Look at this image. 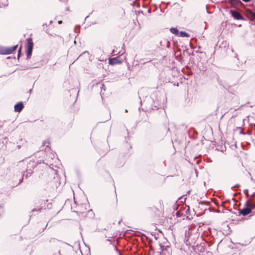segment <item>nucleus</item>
Wrapping results in <instances>:
<instances>
[{
	"instance_id": "f257e3e1",
	"label": "nucleus",
	"mask_w": 255,
	"mask_h": 255,
	"mask_svg": "<svg viewBox=\"0 0 255 255\" xmlns=\"http://www.w3.org/2000/svg\"><path fill=\"white\" fill-rule=\"evenodd\" d=\"M205 244L201 243L200 244H197L194 248V251L198 253L199 255H212L211 251L206 250Z\"/></svg>"
},
{
	"instance_id": "f03ea898",
	"label": "nucleus",
	"mask_w": 255,
	"mask_h": 255,
	"mask_svg": "<svg viewBox=\"0 0 255 255\" xmlns=\"http://www.w3.org/2000/svg\"><path fill=\"white\" fill-rule=\"evenodd\" d=\"M27 167L26 170V173H24L23 176H24L26 178H27L28 177L30 176L33 173V169L36 166V164L34 161H30L27 164Z\"/></svg>"
},
{
	"instance_id": "7ed1b4c3",
	"label": "nucleus",
	"mask_w": 255,
	"mask_h": 255,
	"mask_svg": "<svg viewBox=\"0 0 255 255\" xmlns=\"http://www.w3.org/2000/svg\"><path fill=\"white\" fill-rule=\"evenodd\" d=\"M26 47L27 57L29 58L32 55L33 48V43L31 38H28L26 39Z\"/></svg>"
},
{
	"instance_id": "20e7f679",
	"label": "nucleus",
	"mask_w": 255,
	"mask_h": 255,
	"mask_svg": "<svg viewBox=\"0 0 255 255\" xmlns=\"http://www.w3.org/2000/svg\"><path fill=\"white\" fill-rule=\"evenodd\" d=\"M17 48V45L10 47H0V54L8 55L12 53Z\"/></svg>"
},
{
	"instance_id": "39448f33",
	"label": "nucleus",
	"mask_w": 255,
	"mask_h": 255,
	"mask_svg": "<svg viewBox=\"0 0 255 255\" xmlns=\"http://www.w3.org/2000/svg\"><path fill=\"white\" fill-rule=\"evenodd\" d=\"M245 15L252 21H255V9L247 8L245 9Z\"/></svg>"
},
{
	"instance_id": "423d86ee",
	"label": "nucleus",
	"mask_w": 255,
	"mask_h": 255,
	"mask_svg": "<svg viewBox=\"0 0 255 255\" xmlns=\"http://www.w3.org/2000/svg\"><path fill=\"white\" fill-rule=\"evenodd\" d=\"M230 12L232 16L237 20H244V16L238 11L236 10H230Z\"/></svg>"
},
{
	"instance_id": "0eeeda50",
	"label": "nucleus",
	"mask_w": 255,
	"mask_h": 255,
	"mask_svg": "<svg viewBox=\"0 0 255 255\" xmlns=\"http://www.w3.org/2000/svg\"><path fill=\"white\" fill-rule=\"evenodd\" d=\"M229 3L233 7H239L243 5L240 0H228Z\"/></svg>"
},
{
	"instance_id": "6e6552de",
	"label": "nucleus",
	"mask_w": 255,
	"mask_h": 255,
	"mask_svg": "<svg viewBox=\"0 0 255 255\" xmlns=\"http://www.w3.org/2000/svg\"><path fill=\"white\" fill-rule=\"evenodd\" d=\"M252 212V209H251L249 206H246L245 208H244L242 210H240L239 212V215H242L243 216H246L249 215Z\"/></svg>"
},
{
	"instance_id": "1a4fd4ad",
	"label": "nucleus",
	"mask_w": 255,
	"mask_h": 255,
	"mask_svg": "<svg viewBox=\"0 0 255 255\" xmlns=\"http://www.w3.org/2000/svg\"><path fill=\"white\" fill-rule=\"evenodd\" d=\"M24 108L22 102H19L14 105V111L16 112H21Z\"/></svg>"
},
{
	"instance_id": "9d476101",
	"label": "nucleus",
	"mask_w": 255,
	"mask_h": 255,
	"mask_svg": "<svg viewBox=\"0 0 255 255\" xmlns=\"http://www.w3.org/2000/svg\"><path fill=\"white\" fill-rule=\"evenodd\" d=\"M122 61H121L118 57H115L109 59V63L111 65H115L118 64H121Z\"/></svg>"
},
{
	"instance_id": "9b49d317",
	"label": "nucleus",
	"mask_w": 255,
	"mask_h": 255,
	"mask_svg": "<svg viewBox=\"0 0 255 255\" xmlns=\"http://www.w3.org/2000/svg\"><path fill=\"white\" fill-rule=\"evenodd\" d=\"M169 250H171L169 247H167L165 249V250L162 249L161 255H171Z\"/></svg>"
},
{
	"instance_id": "f8f14e48",
	"label": "nucleus",
	"mask_w": 255,
	"mask_h": 255,
	"mask_svg": "<svg viewBox=\"0 0 255 255\" xmlns=\"http://www.w3.org/2000/svg\"><path fill=\"white\" fill-rule=\"evenodd\" d=\"M245 206L248 207L249 206L251 209H252V210L255 209V203L254 202L250 203L249 201H248L246 202Z\"/></svg>"
},
{
	"instance_id": "ddd939ff",
	"label": "nucleus",
	"mask_w": 255,
	"mask_h": 255,
	"mask_svg": "<svg viewBox=\"0 0 255 255\" xmlns=\"http://www.w3.org/2000/svg\"><path fill=\"white\" fill-rule=\"evenodd\" d=\"M170 31L172 33H173V34H175V35H176L177 36L179 35V31L178 29L177 28H176V27H172V28H171L170 29Z\"/></svg>"
},
{
	"instance_id": "4468645a",
	"label": "nucleus",
	"mask_w": 255,
	"mask_h": 255,
	"mask_svg": "<svg viewBox=\"0 0 255 255\" xmlns=\"http://www.w3.org/2000/svg\"><path fill=\"white\" fill-rule=\"evenodd\" d=\"M179 36L181 37H189L190 36V35L187 32L184 31H181L179 32Z\"/></svg>"
},
{
	"instance_id": "2eb2a0df",
	"label": "nucleus",
	"mask_w": 255,
	"mask_h": 255,
	"mask_svg": "<svg viewBox=\"0 0 255 255\" xmlns=\"http://www.w3.org/2000/svg\"><path fill=\"white\" fill-rule=\"evenodd\" d=\"M205 244V246H206V248L207 247V246H208V248H210V247L212 245V244H211L210 243H209V242H204Z\"/></svg>"
},
{
	"instance_id": "dca6fc26",
	"label": "nucleus",
	"mask_w": 255,
	"mask_h": 255,
	"mask_svg": "<svg viewBox=\"0 0 255 255\" xmlns=\"http://www.w3.org/2000/svg\"><path fill=\"white\" fill-rule=\"evenodd\" d=\"M21 46L20 47V48L18 49V55L17 56L19 58L21 55Z\"/></svg>"
},
{
	"instance_id": "f3484780",
	"label": "nucleus",
	"mask_w": 255,
	"mask_h": 255,
	"mask_svg": "<svg viewBox=\"0 0 255 255\" xmlns=\"http://www.w3.org/2000/svg\"><path fill=\"white\" fill-rule=\"evenodd\" d=\"M164 42L166 43V44H167V45H166L167 47L169 48L170 46V42L169 41H167V40H165Z\"/></svg>"
},
{
	"instance_id": "a211bd4d",
	"label": "nucleus",
	"mask_w": 255,
	"mask_h": 255,
	"mask_svg": "<svg viewBox=\"0 0 255 255\" xmlns=\"http://www.w3.org/2000/svg\"><path fill=\"white\" fill-rule=\"evenodd\" d=\"M244 192L245 195L249 196V195H248V189H245L244 191Z\"/></svg>"
},
{
	"instance_id": "6ab92c4d",
	"label": "nucleus",
	"mask_w": 255,
	"mask_h": 255,
	"mask_svg": "<svg viewBox=\"0 0 255 255\" xmlns=\"http://www.w3.org/2000/svg\"><path fill=\"white\" fill-rule=\"evenodd\" d=\"M41 208L39 209L38 210H36V209H34L32 210V212H34L35 211H38V212H40L41 211Z\"/></svg>"
},
{
	"instance_id": "aec40b11",
	"label": "nucleus",
	"mask_w": 255,
	"mask_h": 255,
	"mask_svg": "<svg viewBox=\"0 0 255 255\" xmlns=\"http://www.w3.org/2000/svg\"><path fill=\"white\" fill-rule=\"evenodd\" d=\"M115 249L116 251H117V252H119V254H120V255H122V254H121V253L120 252V251H119V250L118 249V248H117V247H115Z\"/></svg>"
},
{
	"instance_id": "412c9836",
	"label": "nucleus",
	"mask_w": 255,
	"mask_h": 255,
	"mask_svg": "<svg viewBox=\"0 0 255 255\" xmlns=\"http://www.w3.org/2000/svg\"><path fill=\"white\" fill-rule=\"evenodd\" d=\"M23 178H21L20 180H19V183L18 184H20V183H21L22 182H23Z\"/></svg>"
},
{
	"instance_id": "4be33fe9",
	"label": "nucleus",
	"mask_w": 255,
	"mask_h": 255,
	"mask_svg": "<svg viewBox=\"0 0 255 255\" xmlns=\"http://www.w3.org/2000/svg\"><path fill=\"white\" fill-rule=\"evenodd\" d=\"M110 116H108V118H107V119H106V120H105V121H104L103 122H106V121H108V120H110Z\"/></svg>"
},
{
	"instance_id": "5701e85b",
	"label": "nucleus",
	"mask_w": 255,
	"mask_h": 255,
	"mask_svg": "<svg viewBox=\"0 0 255 255\" xmlns=\"http://www.w3.org/2000/svg\"><path fill=\"white\" fill-rule=\"evenodd\" d=\"M107 241H108V242H110L111 244H113V242H114L113 241H112V240H111L110 239H108Z\"/></svg>"
},
{
	"instance_id": "b1692460",
	"label": "nucleus",
	"mask_w": 255,
	"mask_h": 255,
	"mask_svg": "<svg viewBox=\"0 0 255 255\" xmlns=\"http://www.w3.org/2000/svg\"><path fill=\"white\" fill-rule=\"evenodd\" d=\"M239 187H240V185L239 184H236L235 186L233 187V188Z\"/></svg>"
},
{
	"instance_id": "393cba45",
	"label": "nucleus",
	"mask_w": 255,
	"mask_h": 255,
	"mask_svg": "<svg viewBox=\"0 0 255 255\" xmlns=\"http://www.w3.org/2000/svg\"><path fill=\"white\" fill-rule=\"evenodd\" d=\"M243 1L247 2L250 1L251 0H242Z\"/></svg>"
},
{
	"instance_id": "a878e982",
	"label": "nucleus",
	"mask_w": 255,
	"mask_h": 255,
	"mask_svg": "<svg viewBox=\"0 0 255 255\" xmlns=\"http://www.w3.org/2000/svg\"><path fill=\"white\" fill-rule=\"evenodd\" d=\"M240 133L243 134H245L244 131H243V130L242 129L240 131Z\"/></svg>"
},
{
	"instance_id": "bb28decb",
	"label": "nucleus",
	"mask_w": 255,
	"mask_h": 255,
	"mask_svg": "<svg viewBox=\"0 0 255 255\" xmlns=\"http://www.w3.org/2000/svg\"><path fill=\"white\" fill-rule=\"evenodd\" d=\"M58 24H61L62 23V20H59L58 21Z\"/></svg>"
},
{
	"instance_id": "cd10ccee",
	"label": "nucleus",
	"mask_w": 255,
	"mask_h": 255,
	"mask_svg": "<svg viewBox=\"0 0 255 255\" xmlns=\"http://www.w3.org/2000/svg\"><path fill=\"white\" fill-rule=\"evenodd\" d=\"M46 141H43V143H42V145H45V144H46Z\"/></svg>"
},
{
	"instance_id": "c85d7f7f",
	"label": "nucleus",
	"mask_w": 255,
	"mask_h": 255,
	"mask_svg": "<svg viewBox=\"0 0 255 255\" xmlns=\"http://www.w3.org/2000/svg\"><path fill=\"white\" fill-rule=\"evenodd\" d=\"M49 205H51V204L49 203L48 205H47L48 207L50 208V207H49Z\"/></svg>"
},
{
	"instance_id": "c756f323",
	"label": "nucleus",
	"mask_w": 255,
	"mask_h": 255,
	"mask_svg": "<svg viewBox=\"0 0 255 255\" xmlns=\"http://www.w3.org/2000/svg\"><path fill=\"white\" fill-rule=\"evenodd\" d=\"M190 239H191V237H189V239H187V241H188Z\"/></svg>"
},
{
	"instance_id": "7c9ffc66",
	"label": "nucleus",
	"mask_w": 255,
	"mask_h": 255,
	"mask_svg": "<svg viewBox=\"0 0 255 255\" xmlns=\"http://www.w3.org/2000/svg\"><path fill=\"white\" fill-rule=\"evenodd\" d=\"M162 42H163L162 41H160V45H161V46H162Z\"/></svg>"
},
{
	"instance_id": "2f4dec72",
	"label": "nucleus",
	"mask_w": 255,
	"mask_h": 255,
	"mask_svg": "<svg viewBox=\"0 0 255 255\" xmlns=\"http://www.w3.org/2000/svg\"><path fill=\"white\" fill-rule=\"evenodd\" d=\"M47 226V225L46 226H45V228L43 229V230H44Z\"/></svg>"
},
{
	"instance_id": "473e14b6",
	"label": "nucleus",
	"mask_w": 255,
	"mask_h": 255,
	"mask_svg": "<svg viewBox=\"0 0 255 255\" xmlns=\"http://www.w3.org/2000/svg\"><path fill=\"white\" fill-rule=\"evenodd\" d=\"M51 23H52V21H50L49 24H51Z\"/></svg>"
},
{
	"instance_id": "72a5a7b5",
	"label": "nucleus",
	"mask_w": 255,
	"mask_h": 255,
	"mask_svg": "<svg viewBox=\"0 0 255 255\" xmlns=\"http://www.w3.org/2000/svg\"><path fill=\"white\" fill-rule=\"evenodd\" d=\"M121 221H120L119 222V224H120L121 223Z\"/></svg>"
},
{
	"instance_id": "f704fd0d",
	"label": "nucleus",
	"mask_w": 255,
	"mask_h": 255,
	"mask_svg": "<svg viewBox=\"0 0 255 255\" xmlns=\"http://www.w3.org/2000/svg\"><path fill=\"white\" fill-rule=\"evenodd\" d=\"M45 25H46V23H45V24H43V26H44Z\"/></svg>"
},
{
	"instance_id": "c9c22d12",
	"label": "nucleus",
	"mask_w": 255,
	"mask_h": 255,
	"mask_svg": "<svg viewBox=\"0 0 255 255\" xmlns=\"http://www.w3.org/2000/svg\"><path fill=\"white\" fill-rule=\"evenodd\" d=\"M77 27L79 29H80V26H77Z\"/></svg>"
},
{
	"instance_id": "e433bc0d",
	"label": "nucleus",
	"mask_w": 255,
	"mask_h": 255,
	"mask_svg": "<svg viewBox=\"0 0 255 255\" xmlns=\"http://www.w3.org/2000/svg\"><path fill=\"white\" fill-rule=\"evenodd\" d=\"M251 132L248 131V133H249V134H251Z\"/></svg>"
},
{
	"instance_id": "4c0bfd02",
	"label": "nucleus",
	"mask_w": 255,
	"mask_h": 255,
	"mask_svg": "<svg viewBox=\"0 0 255 255\" xmlns=\"http://www.w3.org/2000/svg\"><path fill=\"white\" fill-rule=\"evenodd\" d=\"M251 132L248 131V133H249V134H251Z\"/></svg>"
}]
</instances>
